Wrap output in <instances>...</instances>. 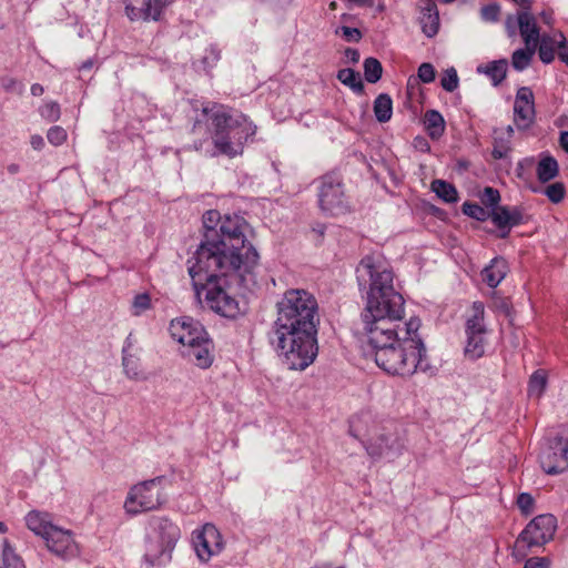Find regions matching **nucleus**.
Masks as SVG:
<instances>
[{"mask_svg": "<svg viewBox=\"0 0 568 568\" xmlns=\"http://www.w3.org/2000/svg\"><path fill=\"white\" fill-rule=\"evenodd\" d=\"M356 277L361 286H369L361 314V334L372 347L376 365L402 377L426 372V348L418 335L420 320L403 322L405 301L394 288L392 270L379 258L366 255L356 268Z\"/></svg>", "mask_w": 568, "mask_h": 568, "instance_id": "f257e3e1", "label": "nucleus"}, {"mask_svg": "<svg viewBox=\"0 0 568 568\" xmlns=\"http://www.w3.org/2000/svg\"><path fill=\"white\" fill-rule=\"evenodd\" d=\"M277 316L270 335L284 364L303 371L317 356L318 303L303 288H290L276 304Z\"/></svg>", "mask_w": 568, "mask_h": 568, "instance_id": "f03ea898", "label": "nucleus"}, {"mask_svg": "<svg viewBox=\"0 0 568 568\" xmlns=\"http://www.w3.org/2000/svg\"><path fill=\"white\" fill-rule=\"evenodd\" d=\"M258 253L230 255L222 265L187 261V272L200 301L214 313L236 318L244 314V303L239 298V288L255 283L254 272L258 266Z\"/></svg>", "mask_w": 568, "mask_h": 568, "instance_id": "7ed1b4c3", "label": "nucleus"}, {"mask_svg": "<svg viewBox=\"0 0 568 568\" xmlns=\"http://www.w3.org/2000/svg\"><path fill=\"white\" fill-rule=\"evenodd\" d=\"M203 240L187 261L222 265L221 261L230 255L257 253L245 234L248 224L240 215L222 216L219 211L210 210L203 215Z\"/></svg>", "mask_w": 568, "mask_h": 568, "instance_id": "20e7f679", "label": "nucleus"}, {"mask_svg": "<svg viewBox=\"0 0 568 568\" xmlns=\"http://www.w3.org/2000/svg\"><path fill=\"white\" fill-rule=\"evenodd\" d=\"M202 116L211 122L212 130L202 120H196L192 126L193 135H203L194 139L193 148L201 151L203 144L211 138L216 150L215 154L235 158L242 154L243 145L247 139L255 134V125L244 114L232 115L221 106H203Z\"/></svg>", "mask_w": 568, "mask_h": 568, "instance_id": "39448f33", "label": "nucleus"}, {"mask_svg": "<svg viewBox=\"0 0 568 568\" xmlns=\"http://www.w3.org/2000/svg\"><path fill=\"white\" fill-rule=\"evenodd\" d=\"M349 434L361 440L367 454L373 458L394 457V446L397 438L381 429L375 418L369 412H362L354 415L349 420Z\"/></svg>", "mask_w": 568, "mask_h": 568, "instance_id": "423d86ee", "label": "nucleus"}, {"mask_svg": "<svg viewBox=\"0 0 568 568\" xmlns=\"http://www.w3.org/2000/svg\"><path fill=\"white\" fill-rule=\"evenodd\" d=\"M165 477L155 478L138 483L132 486L124 500V509L129 515H139L141 513L159 509L166 503V494L163 484Z\"/></svg>", "mask_w": 568, "mask_h": 568, "instance_id": "0eeeda50", "label": "nucleus"}, {"mask_svg": "<svg viewBox=\"0 0 568 568\" xmlns=\"http://www.w3.org/2000/svg\"><path fill=\"white\" fill-rule=\"evenodd\" d=\"M317 202L322 213L327 216L337 217L352 211L343 180L334 172L327 173L320 179Z\"/></svg>", "mask_w": 568, "mask_h": 568, "instance_id": "6e6552de", "label": "nucleus"}, {"mask_svg": "<svg viewBox=\"0 0 568 568\" xmlns=\"http://www.w3.org/2000/svg\"><path fill=\"white\" fill-rule=\"evenodd\" d=\"M471 316L466 321V346L465 356L476 361L484 356L487 345V327L484 322L485 307L481 302H474Z\"/></svg>", "mask_w": 568, "mask_h": 568, "instance_id": "1a4fd4ad", "label": "nucleus"}, {"mask_svg": "<svg viewBox=\"0 0 568 568\" xmlns=\"http://www.w3.org/2000/svg\"><path fill=\"white\" fill-rule=\"evenodd\" d=\"M149 527L160 544V552L154 556L152 562L165 564L171 561L172 551L181 537L180 527L166 516H152Z\"/></svg>", "mask_w": 568, "mask_h": 568, "instance_id": "9d476101", "label": "nucleus"}, {"mask_svg": "<svg viewBox=\"0 0 568 568\" xmlns=\"http://www.w3.org/2000/svg\"><path fill=\"white\" fill-rule=\"evenodd\" d=\"M556 530V518L550 515L535 517L518 536L515 547L518 550L540 547L552 539Z\"/></svg>", "mask_w": 568, "mask_h": 568, "instance_id": "9b49d317", "label": "nucleus"}, {"mask_svg": "<svg viewBox=\"0 0 568 568\" xmlns=\"http://www.w3.org/2000/svg\"><path fill=\"white\" fill-rule=\"evenodd\" d=\"M539 464L548 475H557L568 468V439L556 436L546 439L539 452Z\"/></svg>", "mask_w": 568, "mask_h": 568, "instance_id": "f8f14e48", "label": "nucleus"}, {"mask_svg": "<svg viewBox=\"0 0 568 568\" xmlns=\"http://www.w3.org/2000/svg\"><path fill=\"white\" fill-rule=\"evenodd\" d=\"M192 544L202 562H207L224 548L223 537L213 524H205L200 529H195L192 532Z\"/></svg>", "mask_w": 568, "mask_h": 568, "instance_id": "ddd939ff", "label": "nucleus"}, {"mask_svg": "<svg viewBox=\"0 0 568 568\" xmlns=\"http://www.w3.org/2000/svg\"><path fill=\"white\" fill-rule=\"evenodd\" d=\"M516 23L526 47H538L540 29L530 11H519L516 17L509 14L505 27L509 37L516 34Z\"/></svg>", "mask_w": 568, "mask_h": 568, "instance_id": "4468645a", "label": "nucleus"}, {"mask_svg": "<svg viewBox=\"0 0 568 568\" xmlns=\"http://www.w3.org/2000/svg\"><path fill=\"white\" fill-rule=\"evenodd\" d=\"M535 97L529 87H520L514 102V121L518 130L528 129L535 120Z\"/></svg>", "mask_w": 568, "mask_h": 568, "instance_id": "2eb2a0df", "label": "nucleus"}, {"mask_svg": "<svg viewBox=\"0 0 568 568\" xmlns=\"http://www.w3.org/2000/svg\"><path fill=\"white\" fill-rule=\"evenodd\" d=\"M169 331L172 338L179 342L183 348L190 343L201 339L207 333L199 321L189 316L172 320Z\"/></svg>", "mask_w": 568, "mask_h": 568, "instance_id": "dca6fc26", "label": "nucleus"}, {"mask_svg": "<svg viewBox=\"0 0 568 568\" xmlns=\"http://www.w3.org/2000/svg\"><path fill=\"white\" fill-rule=\"evenodd\" d=\"M181 352L184 358L201 369L211 367L214 362V344L209 333L186 345Z\"/></svg>", "mask_w": 568, "mask_h": 568, "instance_id": "f3484780", "label": "nucleus"}, {"mask_svg": "<svg viewBox=\"0 0 568 568\" xmlns=\"http://www.w3.org/2000/svg\"><path fill=\"white\" fill-rule=\"evenodd\" d=\"M174 0H143L141 7H135L131 1L124 2V12L128 19L134 21H159L164 9Z\"/></svg>", "mask_w": 568, "mask_h": 568, "instance_id": "a211bd4d", "label": "nucleus"}, {"mask_svg": "<svg viewBox=\"0 0 568 568\" xmlns=\"http://www.w3.org/2000/svg\"><path fill=\"white\" fill-rule=\"evenodd\" d=\"M43 539L48 549L57 556L69 558L78 554V547L70 530L53 526Z\"/></svg>", "mask_w": 568, "mask_h": 568, "instance_id": "6ab92c4d", "label": "nucleus"}, {"mask_svg": "<svg viewBox=\"0 0 568 568\" xmlns=\"http://www.w3.org/2000/svg\"><path fill=\"white\" fill-rule=\"evenodd\" d=\"M423 33L427 38H434L439 31V13L433 0H425L420 7L418 18Z\"/></svg>", "mask_w": 568, "mask_h": 568, "instance_id": "aec40b11", "label": "nucleus"}, {"mask_svg": "<svg viewBox=\"0 0 568 568\" xmlns=\"http://www.w3.org/2000/svg\"><path fill=\"white\" fill-rule=\"evenodd\" d=\"M509 272V265L507 261L497 256L494 257L487 266L481 271L483 282L490 288H496L507 276Z\"/></svg>", "mask_w": 568, "mask_h": 568, "instance_id": "412c9836", "label": "nucleus"}, {"mask_svg": "<svg viewBox=\"0 0 568 568\" xmlns=\"http://www.w3.org/2000/svg\"><path fill=\"white\" fill-rule=\"evenodd\" d=\"M26 524L31 531L42 538H44L54 526L50 514L39 510L29 511L26 516Z\"/></svg>", "mask_w": 568, "mask_h": 568, "instance_id": "4be33fe9", "label": "nucleus"}, {"mask_svg": "<svg viewBox=\"0 0 568 568\" xmlns=\"http://www.w3.org/2000/svg\"><path fill=\"white\" fill-rule=\"evenodd\" d=\"M507 67V60L500 59L488 62L485 65H479L477 68V72L486 74L490 79L493 85L497 87L506 79Z\"/></svg>", "mask_w": 568, "mask_h": 568, "instance_id": "5701e85b", "label": "nucleus"}, {"mask_svg": "<svg viewBox=\"0 0 568 568\" xmlns=\"http://www.w3.org/2000/svg\"><path fill=\"white\" fill-rule=\"evenodd\" d=\"M536 172L537 178L541 183L554 180L559 173L557 160L548 153H541Z\"/></svg>", "mask_w": 568, "mask_h": 568, "instance_id": "b1692460", "label": "nucleus"}, {"mask_svg": "<svg viewBox=\"0 0 568 568\" xmlns=\"http://www.w3.org/2000/svg\"><path fill=\"white\" fill-rule=\"evenodd\" d=\"M424 125L432 140H438L445 132V120L437 110H427L424 114Z\"/></svg>", "mask_w": 568, "mask_h": 568, "instance_id": "393cba45", "label": "nucleus"}, {"mask_svg": "<svg viewBox=\"0 0 568 568\" xmlns=\"http://www.w3.org/2000/svg\"><path fill=\"white\" fill-rule=\"evenodd\" d=\"M141 352L122 353V366L128 378L142 381L145 378L141 368Z\"/></svg>", "mask_w": 568, "mask_h": 568, "instance_id": "a878e982", "label": "nucleus"}, {"mask_svg": "<svg viewBox=\"0 0 568 568\" xmlns=\"http://www.w3.org/2000/svg\"><path fill=\"white\" fill-rule=\"evenodd\" d=\"M0 568H27L8 539H3L2 542Z\"/></svg>", "mask_w": 568, "mask_h": 568, "instance_id": "bb28decb", "label": "nucleus"}, {"mask_svg": "<svg viewBox=\"0 0 568 568\" xmlns=\"http://www.w3.org/2000/svg\"><path fill=\"white\" fill-rule=\"evenodd\" d=\"M558 34H555L554 37L544 34L539 39L538 43V54L540 60L549 64L555 60L556 57V49H558V40L556 39Z\"/></svg>", "mask_w": 568, "mask_h": 568, "instance_id": "cd10ccee", "label": "nucleus"}, {"mask_svg": "<svg viewBox=\"0 0 568 568\" xmlns=\"http://www.w3.org/2000/svg\"><path fill=\"white\" fill-rule=\"evenodd\" d=\"M374 114L378 122H388L393 115V101L386 93H381L374 101Z\"/></svg>", "mask_w": 568, "mask_h": 568, "instance_id": "c85d7f7f", "label": "nucleus"}, {"mask_svg": "<svg viewBox=\"0 0 568 568\" xmlns=\"http://www.w3.org/2000/svg\"><path fill=\"white\" fill-rule=\"evenodd\" d=\"M336 78L344 85L348 87L356 94L364 93V84L358 72L353 69H342L337 72Z\"/></svg>", "mask_w": 568, "mask_h": 568, "instance_id": "c756f323", "label": "nucleus"}, {"mask_svg": "<svg viewBox=\"0 0 568 568\" xmlns=\"http://www.w3.org/2000/svg\"><path fill=\"white\" fill-rule=\"evenodd\" d=\"M432 190L439 199L447 203H455L458 200L456 187L444 180H434L432 182Z\"/></svg>", "mask_w": 568, "mask_h": 568, "instance_id": "7c9ffc66", "label": "nucleus"}, {"mask_svg": "<svg viewBox=\"0 0 568 568\" xmlns=\"http://www.w3.org/2000/svg\"><path fill=\"white\" fill-rule=\"evenodd\" d=\"M537 50V47H526L514 51L511 55V65L517 71H524L530 64V61Z\"/></svg>", "mask_w": 568, "mask_h": 568, "instance_id": "2f4dec72", "label": "nucleus"}, {"mask_svg": "<svg viewBox=\"0 0 568 568\" xmlns=\"http://www.w3.org/2000/svg\"><path fill=\"white\" fill-rule=\"evenodd\" d=\"M547 386V374L542 369L536 371L529 378L528 395L540 398Z\"/></svg>", "mask_w": 568, "mask_h": 568, "instance_id": "473e14b6", "label": "nucleus"}, {"mask_svg": "<svg viewBox=\"0 0 568 568\" xmlns=\"http://www.w3.org/2000/svg\"><path fill=\"white\" fill-rule=\"evenodd\" d=\"M383 74L382 63L375 58H366L364 60V77L369 83H376Z\"/></svg>", "mask_w": 568, "mask_h": 568, "instance_id": "72a5a7b5", "label": "nucleus"}, {"mask_svg": "<svg viewBox=\"0 0 568 568\" xmlns=\"http://www.w3.org/2000/svg\"><path fill=\"white\" fill-rule=\"evenodd\" d=\"M510 209L497 206L493 210L491 220L498 229H510Z\"/></svg>", "mask_w": 568, "mask_h": 568, "instance_id": "f704fd0d", "label": "nucleus"}, {"mask_svg": "<svg viewBox=\"0 0 568 568\" xmlns=\"http://www.w3.org/2000/svg\"><path fill=\"white\" fill-rule=\"evenodd\" d=\"M151 308V297L148 293H141L134 296L131 305V314L140 316Z\"/></svg>", "mask_w": 568, "mask_h": 568, "instance_id": "c9c22d12", "label": "nucleus"}, {"mask_svg": "<svg viewBox=\"0 0 568 568\" xmlns=\"http://www.w3.org/2000/svg\"><path fill=\"white\" fill-rule=\"evenodd\" d=\"M462 211L465 215L477 221H485L488 217V212L479 204L474 202H465L462 206Z\"/></svg>", "mask_w": 568, "mask_h": 568, "instance_id": "e433bc0d", "label": "nucleus"}, {"mask_svg": "<svg viewBox=\"0 0 568 568\" xmlns=\"http://www.w3.org/2000/svg\"><path fill=\"white\" fill-rule=\"evenodd\" d=\"M39 113L44 120L55 122L60 119V105L54 101L47 102L39 109Z\"/></svg>", "mask_w": 568, "mask_h": 568, "instance_id": "4c0bfd02", "label": "nucleus"}, {"mask_svg": "<svg viewBox=\"0 0 568 568\" xmlns=\"http://www.w3.org/2000/svg\"><path fill=\"white\" fill-rule=\"evenodd\" d=\"M546 196L549 199L550 202L557 204L560 203L566 194V189L564 183L561 182H555L550 185H548L545 190Z\"/></svg>", "mask_w": 568, "mask_h": 568, "instance_id": "58836bf2", "label": "nucleus"}, {"mask_svg": "<svg viewBox=\"0 0 568 568\" xmlns=\"http://www.w3.org/2000/svg\"><path fill=\"white\" fill-rule=\"evenodd\" d=\"M459 83L457 71L454 68H450L445 71L440 84L443 89L447 92H453L457 89Z\"/></svg>", "mask_w": 568, "mask_h": 568, "instance_id": "ea45409f", "label": "nucleus"}, {"mask_svg": "<svg viewBox=\"0 0 568 568\" xmlns=\"http://www.w3.org/2000/svg\"><path fill=\"white\" fill-rule=\"evenodd\" d=\"M67 131L59 125L50 128L47 133L48 141L54 146L63 144L67 141Z\"/></svg>", "mask_w": 568, "mask_h": 568, "instance_id": "a19ab883", "label": "nucleus"}, {"mask_svg": "<svg viewBox=\"0 0 568 568\" xmlns=\"http://www.w3.org/2000/svg\"><path fill=\"white\" fill-rule=\"evenodd\" d=\"M500 16V7L497 3H489L480 9V18L485 22H497Z\"/></svg>", "mask_w": 568, "mask_h": 568, "instance_id": "79ce46f5", "label": "nucleus"}, {"mask_svg": "<svg viewBox=\"0 0 568 568\" xmlns=\"http://www.w3.org/2000/svg\"><path fill=\"white\" fill-rule=\"evenodd\" d=\"M480 201L485 206H496L500 201V194L498 190L486 186L480 195Z\"/></svg>", "mask_w": 568, "mask_h": 568, "instance_id": "37998d69", "label": "nucleus"}, {"mask_svg": "<svg viewBox=\"0 0 568 568\" xmlns=\"http://www.w3.org/2000/svg\"><path fill=\"white\" fill-rule=\"evenodd\" d=\"M418 79L423 83H430L435 80L436 71L432 63L424 62L419 65L417 71Z\"/></svg>", "mask_w": 568, "mask_h": 568, "instance_id": "c03bdc74", "label": "nucleus"}, {"mask_svg": "<svg viewBox=\"0 0 568 568\" xmlns=\"http://www.w3.org/2000/svg\"><path fill=\"white\" fill-rule=\"evenodd\" d=\"M1 87L7 92H17V93H21V91L23 89V85L18 80H16L14 78H11V77L2 78Z\"/></svg>", "mask_w": 568, "mask_h": 568, "instance_id": "a18cd8bd", "label": "nucleus"}, {"mask_svg": "<svg viewBox=\"0 0 568 568\" xmlns=\"http://www.w3.org/2000/svg\"><path fill=\"white\" fill-rule=\"evenodd\" d=\"M517 505L524 513L528 514L534 506V498L530 494L521 493L517 498Z\"/></svg>", "mask_w": 568, "mask_h": 568, "instance_id": "49530a36", "label": "nucleus"}, {"mask_svg": "<svg viewBox=\"0 0 568 568\" xmlns=\"http://www.w3.org/2000/svg\"><path fill=\"white\" fill-rule=\"evenodd\" d=\"M558 58L568 67V50L566 37L564 36L562 32H558Z\"/></svg>", "mask_w": 568, "mask_h": 568, "instance_id": "de8ad7c7", "label": "nucleus"}, {"mask_svg": "<svg viewBox=\"0 0 568 568\" xmlns=\"http://www.w3.org/2000/svg\"><path fill=\"white\" fill-rule=\"evenodd\" d=\"M141 352V347L138 346V339L133 333H130L123 344L122 353Z\"/></svg>", "mask_w": 568, "mask_h": 568, "instance_id": "09e8293b", "label": "nucleus"}, {"mask_svg": "<svg viewBox=\"0 0 568 568\" xmlns=\"http://www.w3.org/2000/svg\"><path fill=\"white\" fill-rule=\"evenodd\" d=\"M342 34L346 41L358 42L362 39V32L357 28L342 27Z\"/></svg>", "mask_w": 568, "mask_h": 568, "instance_id": "8fccbe9b", "label": "nucleus"}, {"mask_svg": "<svg viewBox=\"0 0 568 568\" xmlns=\"http://www.w3.org/2000/svg\"><path fill=\"white\" fill-rule=\"evenodd\" d=\"M510 227L518 226L525 223L523 210L518 206L510 209Z\"/></svg>", "mask_w": 568, "mask_h": 568, "instance_id": "3c124183", "label": "nucleus"}, {"mask_svg": "<svg viewBox=\"0 0 568 568\" xmlns=\"http://www.w3.org/2000/svg\"><path fill=\"white\" fill-rule=\"evenodd\" d=\"M525 568H547L545 558H531L525 564Z\"/></svg>", "mask_w": 568, "mask_h": 568, "instance_id": "603ef678", "label": "nucleus"}, {"mask_svg": "<svg viewBox=\"0 0 568 568\" xmlns=\"http://www.w3.org/2000/svg\"><path fill=\"white\" fill-rule=\"evenodd\" d=\"M30 144H31L32 149H34L37 151H41L45 145L44 139L40 134L31 135Z\"/></svg>", "mask_w": 568, "mask_h": 568, "instance_id": "864d4df0", "label": "nucleus"}, {"mask_svg": "<svg viewBox=\"0 0 568 568\" xmlns=\"http://www.w3.org/2000/svg\"><path fill=\"white\" fill-rule=\"evenodd\" d=\"M508 151H509L508 148H503V146L495 145L493 151H491V156L495 160H501V159H505L507 156Z\"/></svg>", "mask_w": 568, "mask_h": 568, "instance_id": "5fc2aeb1", "label": "nucleus"}, {"mask_svg": "<svg viewBox=\"0 0 568 568\" xmlns=\"http://www.w3.org/2000/svg\"><path fill=\"white\" fill-rule=\"evenodd\" d=\"M345 57L348 62L351 63H357L359 61V52L356 49L347 48L345 50Z\"/></svg>", "mask_w": 568, "mask_h": 568, "instance_id": "6e6d98bb", "label": "nucleus"}, {"mask_svg": "<svg viewBox=\"0 0 568 568\" xmlns=\"http://www.w3.org/2000/svg\"><path fill=\"white\" fill-rule=\"evenodd\" d=\"M559 144L568 153V131L560 133Z\"/></svg>", "mask_w": 568, "mask_h": 568, "instance_id": "4d7b16f0", "label": "nucleus"}, {"mask_svg": "<svg viewBox=\"0 0 568 568\" xmlns=\"http://www.w3.org/2000/svg\"><path fill=\"white\" fill-rule=\"evenodd\" d=\"M312 231L316 233L320 237H323L326 231V225L323 223H316L312 227Z\"/></svg>", "mask_w": 568, "mask_h": 568, "instance_id": "13d9d810", "label": "nucleus"}, {"mask_svg": "<svg viewBox=\"0 0 568 568\" xmlns=\"http://www.w3.org/2000/svg\"><path fill=\"white\" fill-rule=\"evenodd\" d=\"M30 91H31V94H32V95H34V97H40V95H42V94H43L44 89H43V87H42L41 84H39V83H34V84H32V85H31Z\"/></svg>", "mask_w": 568, "mask_h": 568, "instance_id": "bf43d9fd", "label": "nucleus"}, {"mask_svg": "<svg viewBox=\"0 0 568 568\" xmlns=\"http://www.w3.org/2000/svg\"><path fill=\"white\" fill-rule=\"evenodd\" d=\"M513 1L521 7L520 11H530V9H531L530 0H513Z\"/></svg>", "mask_w": 568, "mask_h": 568, "instance_id": "052dcab7", "label": "nucleus"}, {"mask_svg": "<svg viewBox=\"0 0 568 568\" xmlns=\"http://www.w3.org/2000/svg\"><path fill=\"white\" fill-rule=\"evenodd\" d=\"M7 172L11 175H14L20 172V165L17 163H10L7 165Z\"/></svg>", "mask_w": 568, "mask_h": 568, "instance_id": "680f3d73", "label": "nucleus"}, {"mask_svg": "<svg viewBox=\"0 0 568 568\" xmlns=\"http://www.w3.org/2000/svg\"><path fill=\"white\" fill-rule=\"evenodd\" d=\"M7 531V526L3 521H0V534H4Z\"/></svg>", "mask_w": 568, "mask_h": 568, "instance_id": "e2e57ef3", "label": "nucleus"}, {"mask_svg": "<svg viewBox=\"0 0 568 568\" xmlns=\"http://www.w3.org/2000/svg\"><path fill=\"white\" fill-rule=\"evenodd\" d=\"M542 19L546 23H549V17L545 12L542 13Z\"/></svg>", "mask_w": 568, "mask_h": 568, "instance_id": "0e129e2a", "label": "nucleus"}, {"mask_svg": "<svg viewBox=\"0 0 568 568\" xmlns=\"http://www.w3.org/2000/svg\"><path fill=\"white\" fill-rule=\"evenodd\" d=\"M508 132L513 133V128L510 125L508 126Z\"/></svg>", "mask_w": 568, "mask_h": 568, "instance_id": "69168bd1", "label": "nucleus"}]
</instances>
